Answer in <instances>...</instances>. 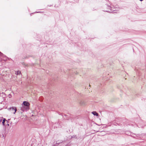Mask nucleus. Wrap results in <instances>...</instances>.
I'll list each match as a JSON object with an SVG mask.
<instances>
[{
	"label": "nucleus",
	"instance_id": "1",
	"mask_svg": "<svg viewBox=\"0 0 146 146\" xmlns=\"http://www.w3.org/2000/svg\"><path fill=\"white\" fill-rule=\"evenodd\" d=\"M29 109V108L25 106H24L23 105H22V106L21 108V110L23 111H27Z\"/></svg>",
	"mask_w": 146,
	"mask_h": 146
},
{
	"label": "nucleus",
	"instance_id": "2",
	"mask_svg": "<svg viewBox=\"0 0 146 146\" xmlns=\"http://www.w3.org/2000/svg\"><path fill=\"white\" fill-rule=\"evenodd\" d=\"M30 104L29 102L27 101H24L23 103L21 105H23V106H26L29 108Z\"/></svg>",
	"mask_w": 146,
	"mask_h": 146
},
{
	"label": "nucleus",
	"instance_id": "3",
	"mask_svg": "<svg viewBox=\"0 0 146 146\" xmlns=\"http://www.w3.org/2000/svg\"><path fill=\"white\" fill-rule=\"evenodd\" d=\"M10 109L12 111V112L14 114L15 113L17 110L16 107H15L10 108Z\"/></svg>",
	"mask_w": 146,
	"mask_h": 146
},
{
	"label": "nucleus",
	"instance_id": "4",
	"mask_svg": "<svg viewBox=\"0 0 146 146\" xmlns=\"http://www.w3.org/2000/svg\"><path fill=\"white\" fill-rule=\"evenodd\" d=\"M92 113L94 115H96V116H98V114L96 111H94L92 112Z\"/></svg>",
	"mask_w": 146,
	"mask_h": 146
},
{
	"label": "nucleus",
	"instance_id": "5",
	"mask_svg": "<svg viewBox=\"0 0 146 146\" xmlns=\"http://www.w3.org/2000/svg\"><path fill=\"white\" fill-rule=\"evenodd\" d=\"M5 118H4L3 120L2 119H1L0 121V122H1V121H2V123L3 125H4V123L5 122Z\"/></svg>",
	"mask_w": 146,
	"mask_h": 146
},
{
	"label": "nucleus",
	"instance_id": "6",
	"mask_svg": "<svg viewBox=\"0 0 146 146\" xmlns=\"http://www.w3.org/2000/svg\"><path fill=\"white\" fill-rule=\"evenodd\" d=\"M21 72L20 71H16L15 72V74L16 75H19L21 74Z\"/></svg>",
	"mask_w": 146,
	"mask_h": 146
},
{
	"label": "nucleus",
	"instance_id": "7",
	"mask_svg": "<svg viewBox=\"0 0 146 146\" xmlns=\"http://www.w3.org/2000/svg\"><path fill=\"white\" fill-rule=\"evenodd\" d=\"M139 0L141 1H143V0Z\"/></svg>",
	"mask_w": 146,
	"mask_h": 146
}]
</instances>
